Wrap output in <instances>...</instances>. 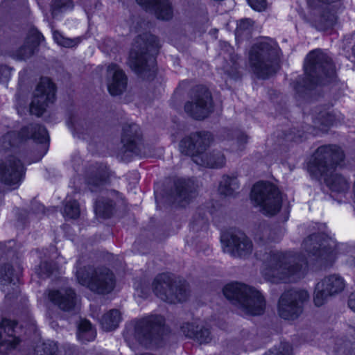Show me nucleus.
<instances>
[{
    "instance_id": "37998d69",
    "label": "nucleus",
    "mask_w": 355,
    "mask_h": 355,
    "mask_svg": "<svg viewBox=\"0 0 355 355\" xmlns=\"http://www.w3.org/2000/svg\"><path fill=\"white\" fill-rule=\"evenodd\" d=\"M16 254L17 250L12 241L0 242V258L9 259L13 258Z\"/></svg>"
},
{
    "instance_id": "ea45409f",
    "label": "nucleus",
    "mask_w": 355,
    "mask_h": 355,
    "mask_svg": "<svg viewBox=\"0 0 355 355\" xmlns=\"http://www.w3.org/2000/svg\"><path fill=\"white\" fill-rule=\"evenodd\" d=\"M328 291L322 286V283L318 282L315 287L313 293V303L315 306L320 307L324 305L328 297L332 296L328 294Z\"/></svg>"
},
{
    "instance_id": "603ef678",
    "label": "nucleus",
    "mask_w": 355,
    "mask_h": 355,
    "mask_svg": "<svg viewBox=\"0 0 355 355\" xmlns=\"http://www.w3.org/2000/svg\"><path fill=\"white\" fill-rule=\"evenodd\" d=\"M40 268L42 274L51 277L55 271V265L51 261H45L41 263Z\"/></svg>"
},
{
    "instance_id": "9d476101",
    "label": "nucleus",
    "mask_w": 355,
    "mask_h": 355,
    "mask_svg": "<svg viewBox=\"0 0 355 355\" xmlns=\"http://www.w3.org/2000/svg\"><path fill=\"white\" fill-rule=\"evenodd\" d=\"M166 330V319L161 314H148L138 319L134 325V336L138 343L146 347L160 344Z\"/></svg>"
},
{
    "instance_id": "f03ea898",
    "label": "nucleus",
    "mask_w": 355,
    "mask_h": 355,
    "mask_svg": "<svg viewBox=\"0 0 355 355\" xmlns=\"http://www.w3.org/2000/svg\"><path fill=\"white\" fill-rule=\"evenodd\" d=\"M303 67L304 76H299L291 83L298 99L306 100L318 85H327L336 81L335 64L321 49L308 53Z\"/></svg>"
},
{
    "instance_id": "58836bf2",
    "label": "nucleus",
    "mask_w": 355,
    "mask_h": 355,
    "mask_svg": "<svg viewBox=\"0 0 355 355\" xmlns=\"http://www.w3.org/2000/svg\"><path fill=\"white\" fill-rule=\"evenodd\" d=\"M31 139L36 144H49L50 137L45 125L40 123L31 124Z\"/></svg>"
},
{
    "instance_id": "13d9d810",
    "label": "nucleus",
    "mask_w": 355,
    "mask_h": 355,
    "mask_svg": "<svg viewBox=\"0 0 355 355\" xmlns=\"http://www.w3.org/2000/svg\"><path fill=\"white\" fill-rule=\"evenodd\" d=\"M347 304L349 308L355 312V291L352 292L348 298Z\"/></svg>"
},
{
    "instance_id": "a878e982",
    "label": "nucleus",
    "mask_w": 355,
    "mask_h": 355,
    "mask_svg": "<svg viewBox=\"0 0 355 355\" xmlns=\"http://www.w3.org/2000/svg\"><path fill=\"white\" fill-rule=\"evenodd\" d=\"M241 183L236 174H223L218 183V193L225 198H236L239 193Z\"/></svg>"
},
{
    "instance_id": "a211bd4d",
    "label": "nucleus",
    "mask_w": 355,
    "mask_h": 355,
    "mask_svg": "<svg viewBox=\"0 0 355 355\" xmlns=\"http://www.w3.org/2000/svg\"><path fill=\"white\" fill-rule=\"evenodd\" d=\"M308 238L311 241H315L318 244V246H311L308 253L324 266H333L337 259L336 250L330 245H322V242L329 238L328 234L324 232L313 233Z\"/></svg>"
},
{
    "instance_id": "7ed1b4c3",
    "label": "nucleus",
    "mask_w": 355,
    "mask_h": 355,
    "mask_svg": "<svg viewBox=\"0 0 355 355\" xmlns=\"http://www.w3.org/2000/svg\"><path fill=\"white\" fill-rule=\"evenodd\" d=\"M214 141L213 134L208 130L192 132L182 137L179 142L182 155L191 158L198 166L207 168H222L226 164V157L220 150L214 149L207 152Z\"/></svg>"
},
{
    "instance_id": "72a5a7b5",
    "label": "nucleus",
    "mask_w": 355,
    "mask_h": 355,
    "mask_svg": "<svg viewBox=\"0 0 355 355\" xmlns=\"http://www.w3.org/2000/svg\"><path fill=\"white\" fill-rule=\"evenodd\" d=\"M320 282L332 296L341 293L345 286L344 279L335 274L325 277Z\"/></svg>"
},
{
    "instance_id": "0e129e2a",
    "label": "nucleus",
    "mask_w": 355,
    "mask_h": 355,
    "mask_svg": "<svg viewBox=\"0 0 355 355\" xmlns=\"http://www.w3.org/2000/svg\"><path fill=\"white\" fill-rule=\"evenodd\" d=\"M113 192H114V193H118V191H116V190H113Z\"/></svg>"
},
{
    "instance_id": "b1692460",
    "label": "nucleus",
    "mask_w": 355,
    "mask_h": 355,
    "mask_svg": "<svg viewBox=\"0 0 355 355\" xmlns=\"http://www.w3.org/2000/svg\"><path fill=\"white\" fill-rule=\"evenodd\" d=\"M49 300L63 311H72L76 304V293L71 288H67L64 293L55 289L49 293Z\"/></svg>"
},
{
    "instance_id": "49530a36",
    "label": "nucleus",
    "mask_w": 355,
    "mask_h": 355,
    "mask_svg": "<svg viewBox=\"0 0 355 355\" xmlns=\"http://www.w3.org/2000/svg\"><path fill=\"white\" fill-rule=\"evenodd\" d=\"M343 0H306L308 7L317 10L323 6H331L340 3Z\"/></svg>"
},
{
    "instance_id": "dca6fc26",
    "label": "nucleus",
    "mask_w": 355,
    "mask_h": 355,
    "mask_svg": "<svg viewBox=\"0 0 355 355\" xmlns=\"http://www.w3.org/2000/svg\"><path fill=\"white\" fill-rule=\"evenodd\" d=\"M26 171L22 161L15 155L0 159V182L4 185L19 187L25 178Z\"/></svg>"
},
{
    "instance_id": "cd10ccee",
    "label": "nucleus",
    "mask_w": 355,
    "mask_h": 355,
    "mask_svg": "<svg viewBox=\"0 0 355 355\" xmlns=\"http://www.w3.org/2000/svg\"><path fill=\"white\" fill-rule=\"evenodd\" d=\"M23 268H15L10 263L0 264V284L17 286L21 284Z\"/></svg>"
},
{
    "instance_id": "f257e3e1",
    "label": "nucleus",
    "mask_w": 355,
    "mask_h": 355,
    "mask_svg": "<svg viewBox=\"0 0 355 355\" xmlns=\"http://www.w3.org/2000/svg\"><path fill=\"white\" fill-rule=\"evenodd\" d=\"M345 158V153L338 145H320L311 155L306 169L311 178L318 181L323 179L331 191L345 193L349 189V182L343 174L335 172Z\"/></svg>"
},
{
    "instance_id": "4d7b16f0",
    "label": "nucleus",
    "mask_w": 355,
    "mask_h": 355,
    "mask_svg": "<svg viewBox=\"0 0 355 355\" xmlns=\"http://www.w3.org/2000/svg\"><path fill=\"white\" fill-rule=\"evenodd\" d=\"M66 37L63 35V34L58 30L53 31V41L60 46V43H61Z\"/></svg>"
},
{
    "instance_id": "2eb2a0df",
    "label": "nucleus",
    "mask_w": 355,
    "mask_h": 355,
    "mask_svg": "<svg viewBox=\"0 0 355 355\" xmlns=\"http://www.w3.org/2000/svg\"><path fill=\"white\" fill-rule=\"evenodd\" d=\"M58 87L52 78L42 76L35 87L34 99L30 104V112L35 116H42L50 104L57 99Z\"/></svg>"
},
{
    "instance_id": "f3484780",
    "label": "nucleus",
    "mask_w": 355,
    "mask_h": 355,
    "mask_svg": "<svg viewBox=\"0 0 355 355\" xmlns=\"http://www.w3.org/2000/svg\"><path fill=\"white\" fill-rule=\"evenodd\" d=\"M220 242L224 250L232 257H245L251 254L252 250V242L244 233H241L239 236L230 230L223 231Z\"/></svg>"
},
{
    "instance_id": "e433bc0d",
    "label": "nucleus",
    "mask_w": 355,
    "mask_h": 355,
    "mask_svg": "<svg viewBox=\"0 0 355 355\" xmlns=\"http://www.w3.org/2000/svg\"><path fill=\"white\" fill-rule=\"evenodd\" d=\"M313 122L320 125L323 132L327 133L336 122V116L333 112L320 110Z\"/></svg>"
},
{
    "instance_id": "e2e57ef3",
    "label": "nucleus",
    "mask_w": 355,
    "mask_h": 355,
    "mask_svg": "<svg viewBox=\"0 0 355 355\" xmlns=\"http://www.w3.org/2000/svg\"><path fill=\"white\" fill-rule=\"evenodd\" d=\"M205 225L206 229L207 230V229H208V227H209V223H208L207 221V222H205Z\"/></svg>"
},
{
    "instance_id": "8fccbe9b",
    "label": "nucleus",
    "mask_w": 355,
    "mask_h": 355,
    "mask_svg": "<svg viewBox=\"0 0 355 355\" xmlns=\"http://www.w3.org/2000/svg\"><path fill=\"white\" fill-rule=\"evenodd\" d=\"M249 6L257 12L264 11L267 8L266 0H246Z\"/></svg>"
},
{
    "instance_id": "6e6d98bb",
    "label": "nucleus",
    "mask_w": 355,
    "mask_h": 355,
    "mask_svg": "<svg viewBox=\"0 0 355 355\" xmlns=\"http://www.w3.org/2000/svg\"><path fill=\"white\" fill-rule=\"evenodd\" d=\"M248 136L244 132H240L236 136V142L239 146H245L248 142Z\"/></svg>"
},
{
    "instance_id": "4be33fe9",
    "label": "nucleus",
    "mask_w": 355,
    "mask_h": 355,
    "mask_svg": "<svg viewBox=\"0 0 355 355\" xmlns=\"http://www.w3.org/2000/svg\"><path fill=\"white\" fill-rule=\"evenodd\" d=\"M108 73H112L110 80L107 83V91L112 96L122 95L126 90L128 78L123 69L115 63L111 62L107 67Z\"/></svg>"
},
{
    "instance_id": "5701e85b",
    "label": "nucleus",
    "mask_w": 355,
    "mask_h": 355,
    "mask_svg": "<svg viewBox=\"0 0 355 355\" xmlns=\"http://www.w3.org/2000/svg\"><path fill=\"white\" fill-rule=\"evenodd\" d=\"M18 322L16 320L3 318L0 322V329H3L6 336L0 331V349L6 351L15 349L21 343L19 336H16V328Z\"/></svg>"
},
{
    "instance_id": "09e8293b",
    "label": "nucleus",
    "mask_w": 355,
    "mask_h": 355,
    "mask_svg": "<svg viewBox=\"0 0 355 355\" xmlns=\"http://www.w3.org/2000/svg\"><path fill=\"white\" fill-rule=\"evenodd\" d=\"M239 68V64L234 61L232 62V64L226 69L225 73L232 80H241L242 78V73L240 71Z\"/></svg>"
},
{
    "instance_id": "39448f33",
    "label": "nucleus",
    "mask_w": 355,
    "mask_h": 355,
    "mask_svg": "<svg viewBox=\"0 0 355 355\" xmlns=\"http://www.w3.org/2000/svg\"><path fill=\"white\" fill-rule=\"evenodd\" d=\"M151 291L157 298L168 304L184 303L190 297L189 286L187 281H177L169 272L157 275L151 286L148 283L140 282L136 287L138 295L144 300L150 297Z\"/></svg>"
},
{
    "instance_id": "de8ad7c7",
    "label": "nucleus",
    "mask_w": 355,
    "mask_h": 355,
    "mask_svg": "<svg viewBox=\"0 0 355 355\" xmlns=\"http://www.w3.org/2000/svg\"><path fill=\"white\" fill-rule=\"evenodd\" d=\"M30 51L31 49L26 44H23L15 50L14 55L19 60H26L35 55V53H31Z\"/></svg>"
},
{
    "instance_id": "a19ab883",
    "label": "nucleus",
    "mask_w": 355,
    "mask_h": 355,
    "mask_svg": "<svg viewBox=\"0 0 355 355\" xmlns=\"http://www.w3.org/2000/svg\"><path fill=\"white\" fill-rule=\"evenodd\" d=\"M254 25V21L250 18L241 19L236 22L235 35L236 37H242L245 35H249Z\"/></svg>"
},
{
    "instance_id": "423d86ee",
    "label": "nucleus",
    "mask_w": 355,
    "mask_h": 355,
    "mask_svg": "<svg viewBox=\"0 0 355 355\" xmlns=\"http://www.w3.org/2000/svg\"><path fill=\"white\" fill-rule=\"evenodd\" d=\"M222 291L227 300L238 306L246 315L260 316L264 313L266 300L255 287L240 282H232L225 284Z\"/></svg>"
},
{
    "instance_id": "864d4df0",
    "label": "nucleus",
    "mask_w": 355,
    "mask_h": 355,
    "mask_svg": "<svg viewBox=\"0 0 355 355\" xmlns=\"http://www.w3.org/2000/svg\"><path fill=\"white\" fill-rule=\"evenodd\" d=\"M80 42L78 38H69L65 37L63 41L60 43V46L64 48H73L78 46Z\"/></svg>"
},
{
    "instance_id": "5fc2aeb1",
    "label": "nucleus",
    "mask_w": 355,
    "mask_h": 355,
    "mask_svg": "<svg viewBox=\"0 0 355 355\" xmlns=\"http://www.w3.org/2000/svg\"><path fill=\"white\" fill-rule=\"evenodd\" d=\"M265 230L269 231V234L265 237L263 235H261L259 237V239L261 241L263 242H272L275 241V238L272 236V234L274 233V230L270 228L269 226H267V227H264Z\"/></svg>"
},
{
    "instance_id": "7c9ffc66",
    "label": "nucleus",
    "mask_w": 355,
    "mask_h": 355,
    "mask_svg": "<svg viewBox=\"0 0 355 355\" xmlns=\"http://www.w3.org/2000/svg\"><path fill=\"white\" fill-rule=\"evenodd\" d=\"M122 320L121 313L119 309H112L105 312L100 320L102 329L110 332L116 329Z\"/></svg>"
},
{
    "instance_id": "4468645a",
    "label": "nucleus",
    "mask_w": 355,
    "mask_h": 355,
    "mask_svg": "<svg viewBox=\"0 0 355 355\" xmlns=\"http://www.w3.org/2000/svg\"><path fill=\"white\" fill-rule=\"evenodd\" d=\"M309 299V292L302 288H288L280 295L277 305L279 317L284 320L293 321L303 312L304 306Z\"/></svg>"
},
{
    "instance_id": "680f3d73",
    "label": "nucleus",
    "mask_w": 355,
    "mask_h": 355,
    "mask_svg": "<svg viewBox=\"0 0 355 355\" xmlns=\"http://www.w3.org/2000/svg\"><path fill=\"white\" fill-rule=\"evenodd\" d=\"M140 355H155V354H153L152 353L146 352V353H142Z\"/></svg>"
},
{
    "instance_id": "6ab92c4d",
    "label": "nucleus",
    "mask_w": 355,
    "mask_h": 355,
    "mask_svg": "<svg viewBox=\"0 0 355 355\" xmlns=\"http://www.w3.org/2000/svg\"><path fill=\"white\" fill-rule=\"evenodd\" d=\"M112 171L107 163L96 162L90 166L85 176V184L91 192H95L111 182Z\"/></svg>"
},
{
    "instance_id": "412c9836",
    "label": "nucleus",
    "mask_w": 355,
    "mask_h": 355,
    "mask_svg": "<svg viewBox=\"0 0 355 355\" xmlns=\"http://www.w3.org/2000/svg\"><path fill=\"white\" fill-rule=\"evenodd\" d=\"M141 128L135 123H125L122 125L121 142L125 151L138 153L143 141Z\"/></svg>"
},
{
    "instance_id": "0eeeda50",
    "label": "nucleus",
    "mask_w": 355,
    "mask_h": 355,
    "mask_svg": "<svg viewBox=\"0 0 355 355\" xmlns=\"http://www.w3.org/2000/svg\"><path fill=\"white\" fill-rule=\"evenodd\" d=\"M248 62L253 73L261 80L275 76L281 68L277 49L266 42L255 43L250 47Z\"/></svg>"
},
{
    "instance_id": "c03bdc74",
    "label": "nucleus",
    "mask_w": 355,
    "mask_h": 355,
    "mask_svg": "<svg viewBox=\"0 0 355 355\" xmlns=\"http://www.w3.org/2000/svg\"><path fill=\"white\" fill-rule=\"evenodd\" d=\"M40 355H58V343L51 340H46L42 343L40 346Z\"/></svg>"
},
{
    "instance_id": "1a4fd4ad",
    "label": "nucleus",
    "mask_w": 355,
    "mask_h": 355,
    "mask_svg": "<svg viewBox=\"0 0 355 355\" xmlns=\"http://www.w3.org/2000/svg\"><path fill=\"white\" fill-rule=\"evenodd\" d=\"M250 198L265 216H274L282 209V192L276 184L270 181L259 180L254 183Z\"/></svg>"
},
{
    "instance_id": "20e7f679",
    "label": "nucleus",
    "mask_w": 355,
    "mask_h": 355,
    "mask_svg": "<svg viewBox=\"0 0 355 355\" xmlns=\"http://www.w3.org/2000/svg\"><path fill=\"white\" fill-rule=\"evenodd\" d=\"M161 45L158 37L150 32L139 34L134 39L127 57V65L138 77L153 80L151 66L156 64Z\"/></svg>"
},
{
    "instance_id": "c756f323",
    "label": "nucleus",
    "mask_w": 355,
    "mask_h": 355,
    "mask_svg": "<svg viewBox=\"0 0 355 355\" xmlns=\"http://www.w3.org/2000/svg\"><path fill=\"white\" fill-rule=\"evenodd\" d=\"M318 17L313 21L314 26L320 31H327L333 28L338 17L329 6H323Z\"/></svg>"
},
{
    "instance_id": "9b49d317",
    "label": "nucleus",
    "mask_w": 355,
    "mask_h": 355,
    "mask_svg": "<svg viewBox=\"0 0 355 355\" xmlns=\"http://www.w3.org/2000/svg\"><path fill=\"white\" fill-rule=\"evenodd\" d=\"M290 252L287 251H270L264 262L263 275L269 281L275 282L285 280L297 275L303 266L299 262L291 263Z\"/></svg>"
},
{
    "instance_id": "c9c22d12",
    "label": "nucleus",
    "mask_w": 355,
    "mask_h": 355,
    "mask_svg": "<svg viewBox=\"0 0 355 355\" xmlns=\"http://www.w3.org/2000/svg\"><path fill=\"white\" fill-rule=\"evenodd\" d=\"M45 40L43 34L35 26L30 28L24 40V44L31 49V53L39 51L40 44Z\"/></svg>"
},
{
    "instance_id": "c85d7f7f",
    "label": "nucleus",
    "mask_w": 355,
    "mask_h": 355,
    "mask_svg": "<svg viewBox=\"0 0 355 355\" xmlns=\"http://www.w3.org/2000/svg\"><path fill=\"white\" fill-rule=\"evenodd\" d=\"M309 125L292 127L282 132V138L284 141L291 144H300L309 139V130L312 129Z\"/></svg>"
},
{
    "instance_id": "aec40b11",
    "label": "nucleus",
    "mask_w": 355,
    "mask_h": 355,
    "mask_svg": "<svg viewBox=\"0 0 355 355\" xmlns=\"http://www.w3.org/2000/svg\"><path fill=\"white\" fill-rule=\"evenodd\" d=\"M145 12L153 14L160 21H168L173 17V7L170 0H135Z\"/></svg>"
},
{
    "instance_id": "473e14b6",
    "label": "nucleus",
    "mask_w": 355,
    "mask_h": 355,
    "mask_svg": "<svg viewBox=\"0 0 355 355\" xmlns=\"http://www.w3.org/2000/svg\"><path fill=\"white\" fill-rule=\"evenodd\" d=\"M31 125H24L17 131L8 132L4 136V139L8 141L10 147H15L18 143L22 144L31 139Z\"/></svg>"
},
{
    "instance_id": "393cba45",
    "label": "nucleus",
    "mask_w": 355,
    "mask_h": 355,
    "mask_svg": "<svg viewBox=\"0 0 355 355\" xmlns=\"http://www.w3.org/2000/svg\"><path fill=\"white\" fill-rule=\"evenodd\" d=\"M184 336L202 345L209 343L212 340L211 329L205 326H200L196 322H187L181 326Z\"/></svg>"
},
{
    "instance_id": "f704fd0d",
    "label": "nucleus",
    "mask_w": 355,
    "mask_h": 355,
    "mask_svg": "<svg viewBox=\"0 0 355 355\" xmlns=\"http://www.w3.org/2000/svg\"><path fill=\"white\" fill-rule=\"evenodd\" d=\"M45 40L43 34L35 26L30 28L24 40V44L31 49V53L39 51L40 44Z\"/></svg>"
},
{
    "instance_id": "a18cd8bd",
    "label": "nucleus",
    "mask_w": 355,
    "mask_h": 355,
    "mask_svg": "<svg viewBox=\"0 0 355 355\" xmlns=\"http://www.w3.org/2000/svg\"><path fill=\"white\" fill-rule=\"evenodd\" d=\"M73 8V0H52L51 9L53 13Z\"/></svg>"
},
{
    "instance_id": "ddd939ff",
    "label": "nucleus",
    "mask_w": 355,
    "mask_h": 355,
    "mask_svg": "<svg viewBox=\"0 0 355 355\" xmlns=\"http://www.w3.org/2000/svg\"><path fill=\"white\" fill-rule=\"evenodd\" d=\"M198 185L193 177H176L172 185L162 191V198L171 206L184 208L198 195Z\"/></svg>"
},
{
    "instance_id": "2f4dec72",
    "label": "nucleus",
    "mask_w": 355,
    "mask_h": 355,
    "mask_svg": "<svg viewBox=\"0 0 355 355\" xmlns=\"http://www.w3.org/2000/svg\"><path fill=\"white\" fill-rule=\"evenodd\" d=\"M97 336L96 328L87 319L80 320L77 327L76 336L78 340L83 344L94 341Z\"/></svg>"
},
{
    "instance_id": "f8f14e48",
    "label": "nucleus",
    "mask_w": 355,
    "mask_h": 355,
    "mask_svg": "<svg viewBox=\"0 0 355 355\" xmlns=\"http://www.w3.org/2000/svg\"><path fill=\"white\" fill-rule=\"evenodd\" d=\"M189 98L184 104L185 113L196 121H203L214 112V102L209 89L203 84L192 86L187 92Z\"/></svg>"
},
{
    "instance_id": "79ce46f5",
    "label": "nucleus",
    "mask_w": 355,
    "mask_h": 355,
    "mask_svg": "<svg viewBox=\"0 0 355 355\" xmlns=\"http://www.w3.org/2000/svg\"><path fill=\"white\" fill-rule=\"evenodd\" d=\"M263 355H293V349L289 343L283 342L279 347L269 349Z\"/></svg>"
},
{
    "instance_id": "4c0bfd02",
    "label": "nucleus",
    "mask_w": 355,
    "mask_h": 355,
    "mask_svg": "<svg viewBox=\"0 0 355 355\" xmlns=\"http://www.w3.org/2000/svg\"><path fill=\"white\" fill-rule=\"evenodd\" d=\"M63 216L67 219L76 220L80 216V205L78 200L67 198L63 205Z\"/></svg>"
},
{
    "instance_id": "bb28decb",
    "label": "nucleus",
    "mask_w": 355,
    "mask_h": 355,
    "mask_svg": "<svg viewBox=\"0 0 355 355\" xmlns=\"http://www.w3.org/2000/svg\"><path fill=\"white\" fill-rule=\"evenodd\" d=\"M94 209L97 218L107 220L117 212L116 202L107 196H100L95 200Z\"/></svg>"
},
{
    "instance_id": "6e6552de",
    "label": "nucleus",
    "mask_w": 355,
    "mask_h": 355,
    "mask_svg": "<svg viewBox=\"0 0 355 355\" xmlns=\"http://www.w3.org/2000/svg\"><path fill=\"white\" fill-rule=\"evenodd\" d=\"M76 276L79 284L98 295L111 293L116 285L114 272L106 266L88 264L78 268Z\"/></svg>"
},
{
    "instance_id": "052dcab7",
    "label": "nucleus",
    "mask_w": 355,
    "mask_h": 355,
    "mask_svg": "<svg viewBox=\"0 0 355 355\" xmlns=\"http://www.w3.org/2000/svg\"><path fill=\"white\" fill-rule=\"evenodd\" d=\"M68 123L71 125V126H75V118L73 116H70L68 119Z\"/></svg>"
},
{
    "instance_id": "3c124183",
    "label": "nucleus",
    "mask_w": 355,
    "mask_h": 355,
    "mask_svg": "<svg viewBox=\"0 0 355 355\" xmlns=\"http://www.w3.org/2000/svg\"><path fill=\"white\" fill-rule=\"evenodd\" d=\"M12 68L6 64H0V82L8 83L11 78Z\"/></svg>"
},
{
    "instance_id": "bf43d9fd",
    "label": "nucleus",
    "mask_w": 355,
    "mask_h": 355,
    "mask_svg": "<svg viewBox=\"0 0 355 355\" xmlns=\"http://www.w3.org/2000/svg\"><path fill=\"white\" fill-rule=\"evenodd\" d=\"M32 209L35 213H44L45 206L42 203H36L32 205Z\"/></svg>"
}]
</instances>
